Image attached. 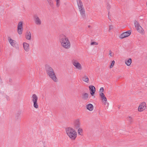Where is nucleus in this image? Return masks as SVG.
Segmentation results:
<instances>
[{"label": "nucleus", "mask_w": 147, "mask_h": 147, "mask_svg": "<svg viewBox=\"0 0 147 147\" xmlns=\"http://www.w3.org/2000/svg\"><path fill=\"white\" fill-rule=\"evenodd\" d=\"M134 22L135 27L137 31L140 33H143L144 32V30L140 26L138 22L135 20Z\"/></svg>", "instance_id": "423d86ee"}, {"label": "nucleus", "mask_w": 147, "mask_h": 147, "mask_svg": "<svg viewBox=\"0 0 147 147\" xmlns=\"http://www.w3.org/2000/svg\"><path fill=\"white\" fill-rule=\"evenodd\" d=\"M115 62L113 60L112 61L111 64L110 66V68H112L114 66V65L115 64Z\"/></svg>", "instance_id": "bb28decb"}, {"label": "nucleus", "mask_w": 147, "mask_h": 147, "mask_svg": "<svg viewBox=\"0 0 147 147\" xmlns=\"http://www.w3.org/2000/svg\"><path fill=\"white\" fill-rule=\"evenodd\" d=\"M34 20L35 24L37 26H40L42 24V22L40 18L36 15H35L34 17Z\"/></svg>", "instance_id": "6e6552de"}, {"label": "nucleus", "mask_w": 147, "mask_h": 147, "mask_svg": "<svg viewBox=\"0 0 147 147\" xmlns=\"http://www.w3.org/2000/svg\"><path fill=\"white\" fill-rule=\"evenodd\" d=\"M80 120L79 119H77L75 120L74 123V127L76 129H78L80 126Z\"/></svg>", "instance_id": "9b49d317"}, {"label": "nucleus", "mask_w": 147, "mask_h": 147, "mask_svg": "<svg viewBox=\"0 0 147 147\" xmlns=\"http://www.w3.org/2000/svg\"><path fill=\"white\" fill-rule=\"evenodd\" d=\"M125 64L127 66H130L132 63V60L131 59L129 58L125 60Z\"/></svg>", "instance_id": "aec40b11"}, {"label": "nucleus", "mask_w": 147, "mask_h": 147, "mask_svg": "<svg viewBox=\"0 0 147 147\" xmlns=\"http://www.w3.org/2000/svg\"><path fill=\"white\" fill-rule=\"evenodd\" d=\"M49 4V5L51 7H53L54 3L52 0H46Z\"/></svg>", "instance_id": "5701e85b"}, {"label": "nucleus", "mask_w": 147, "mask_h": 147, "mask_svg": "<svg viewBox=\"0 0 147 147\" xmlns=\"http://www.w3.org/2000/svg\"><path fill=\"white\" fill-rule=\"evenodd\" d=\"M78 8L83 7V4L81 0H76Z\"/></svg>", "instance_id": "412c9836"}, {"label": "nucleus", "mask_w": 147, "mask_h": 147, "mask_svg": "<svg viewBox=\"0 0 147 147\" xmlns=\"http://www.w3.org/2000/svg\"><path fill=\"white\" fill-rule=\"evenodd\" d=\"M56 2V5L57 7H58L60 5V0H54Z\"/></svg>", "instance_id": "b1692460"}, {"label": "nucleus", "mask_w": 147, "mask_h": 147, "mask_svg": "<svg viewBox=\"0 0 147 147\" xmlns=\"http://www.w3.org/2000/svg\"><path fill=\"white\" fill-rule=\"evenodd\" d=\"M104 89L103 87H101L100 90V92L101 93H103L102 92H103Z\"/></svg>", "instance_id": "7c9ffc66"}, {"label": "nucleus", "mask_w": 147, "mask_h": 147, "mask_svg": "<svg viewBox=\"0 0 147 147\" xmlns=\"http://www.w3.org/2000/svg\"><path fill=\"white\" fill-rule=\"evenodd\" d=\"M8 40L10 45L12 47H14L16 46V42L15 40H13L10 37H8Z\"/></svg>", "instance_id": "4468645a"}, {"label": "nucleus", "mask_w": 147, "mask_h": 147, "mask_svg": "<svg viewBox=\"0 0 147 147\" xmlns=\"http://www.w3.org/2000/svg\"><path fill=\"white\" fill-rule=\"evenodd\" d=\"M131 31L128 30L125 32H123L119 35V37L121 39H123L129 36L131 34Z\"/></svg>", "instance_id": "9d476101"}, {"label": "nucleus", "mask_w": 147, "mask_h": 147, "mask_svg": "<svg viewBox=\"0 0 147 147\" xmlns=\"http://www.w3.org/2000/svg\"><path fill=\"white\" fill-rule=\"evenodd\" d=\"M59 41L61 46L65 49H69L71 47V43L68 38L63 34L60 35L59 37Z\"/></svg>", "instance_id": "f257e3e1"}, {"label": "nucleus", "mask_w": 147, "mask_h": 147, "mask_svg": "<svg viewBox=\"0 0 147 147\" xmlns=\"http://www.w3.org/2000/svg\"><path fill=\"white\" fill-rule=\"evenodd\" d=\"M66 133L67 135L72 140H75L77 136L76 131L73 128L68 127L65 129Z\"/></svg>", "instance_id": "f03ea898"}, {"label": "nucleus", "mask_w": 147, "mask_h": 147, "mask_svg": "<svg viewBox=\"0 0 147 147\" xmlns=\"http://www.w3.org/2000/svg\"><path fill=\"white\" fill-rule=\"evenodd\" d=\"M25 37L26 39L30 40L31 38V32L29 31H27L25 34Z\"/></svg>", "instance_id": "dca6fc26"}, {"label": "nucleus", "mask_w": 147, "mask_h": 147, "mask_svg": "<svg viewBox=\"0 0 147 147\" xmlns=\"http://www.w3.org/2000/svg\"><path fill=\"white\" fill-rule=\"evenodd\" d=\"M90 93L91 95L93 96L94 94L95 90V88L93 86H89Z\"/></svg>", "instance_id": "ddd939ff"}, {"label": "nucleus", "mask_w": 147, "mask_h": 147, "mask_svg": "<svg viewBox=\"0 0 147 147\" xmlns=\"http://www.w3.org/2000/svg\"><path fill=\"white\" fill-rule=\"evenodd\" d=\"M91 45H98V42H91L90 44Z\"/></svg>", "instance_id": "c85d7f7f"}, {"label": "nucleus", "mask_w": 147, "mask_h": 147, "mask_svg": "<svg viewBox=\"0 0 147 147\" xmlns=\"http://www.w3.org/2000/svg\"><path fill=\"white\" fill-rule=\"evenodd\" d=\"M128 121H129V122H130V123L132 122L133 121L132 118L131 116H129L128 117Z\"/></svg>", "instance_id": "cd10ccee"}, {"label": "nucleus", "mask_w": 147, "mask_h": 147, "mask_svg": "<svg viewBox=\"0 0 147 147\" xmlns=\"http://www.w3.org/2000/svg\"><path fill=\"white\" fill-rule=\"evenodd\" d=\"M23 48L24 51L26 52H28L30 50V46L29 44L26 42H24L23 43Z\"/></svg>", "instance_id": "f8f14e48"}, {"label": "nucleus", "mask_w": 147, "mask_h": 147, "mask_svg": "<svg viewBox=\"0 0 147 147\" xmlns=\"http://www.w3.org/2000/svg\"><path fill=\"white\" fill-rule=\"evenodd\" d=\"M87 109L90 111H92L93 109V106L91 104H89L86 106Z\"/></svg>", "instance_id": "6ab92c4d"}, {"label": "nucleus", "mask_w": 147, "mask_h": 147, "mask_svg": "<svg viewBox=\"0 0 147 147\" xmlns=\"http://www.w3.org/2000/svg\"><path fill=\"white\" fill-rule=\"evenodd\" d=\"M109 55L111 57H112L113 56V55H112V52L111 51H110Z\"/></svg>", "instance_id": "2f4dec72"}, {"label": "nucleus", "mask_w": 147, "mask_h": 147, "mask_svg": "<svg viewBox=\"0 0 147 147\" xmlns=\"http://www.w3.org/2000/svg\"><path fill=\"white\" fill-rule=\"evenodd\" d=\"M82 98L84 100H89V94L87 93H84L82 94Z\"/></svg>", "instance_id": "2eb2a0df"}, {"label": "nucleus", "mask_w": 147, "mask_h": 147, "mask_svg": "<svg viewBox=\"0 0 147 147\" xmlns=\"http://www.w3.org/2000/svg\"><path fill=\"white\" fill-rule=\"evenodd\" d=\"M56 2V5L57 7H58L60 5V0H54Z\"/></svg>", "instance_id": "393cba45"}, {"label": "nucleus", "mask_w": 147, "mask_h": 147, "mask_svg": "<svg viewBox=\"0 0 147 147\" xmlns=\"http://www.w3.org/2000/svg\"><path fill=\"white\" fill-rule=\"evenodd\" d=\"M78 134L80 135H82V133L83 132V130L81 128L79 127L78 129Z\"/></svg>", "instance_id": "a878e982"}, {"label": "nucleus", "mask_w": 147, "mask_h": 147, "mask_svg": "<svg viewBox=\"0 0 147 147\" xmlns=\"http://www.w3.org/2000/svg\"><path fill=\"white\" fill-rule=\"evenodd\" d=\"M31 98L32 101L33 103L34 107L36 109L38 108V106L37 102L38 96L36 94H34L32 95Z\"/></svg>", "instance_id": "39448f33"}, {"label": "nucleus", "mask_w": 147, "mask_h": 147, "mask_svg": "<svg viewBox=\"0 0 147 147\" xmlns=\"http://www.w3.org/2000/svg\"><path fill=\"white\" fill-rule=\"evenodd\" d=\"M83 80L86 83H88L89 81V79L87 76L85 75L82 78Z\"/></svg>", "instance_id": "4be33fe9"}, {"label": "nucleus", "mask_w": 147, "mask_h": 147, "mask_svg": "<svg viewBox=\"0 0 147 147\" xmlns=\"http://www.w3.org/2000/svg\"><path fill=\"white\" fill-rule=\"evenodd\" d=\"M80 14L83 18L85 17V12L84 7L79 8Z\"/></svg>", "instance_id": "a211bd4d"}, {"label": "nucleus", "mask_w": 147, "mask_h": 147, "mask_svg": "<svg viewBox=\"0 0 147 147\" xmlns=\"http://www.w3.org/2000/svg\"><path fill=\"white\" fill-rule=\"evenodd\" d=\"M99 95L102 101L105 102H104L105 104L107 101V99L105 97L104 93H100Z\"/></svg>", "instance_id": "f3484780"}, {"label": "nucleus", "mask_w": 147, "mask_h": 147, "mask_svg": "<svg viewBox=\"0 0 147 147\" xmlns=\"http://www.w3.org/2000/svg\"><path fill=\"white\" fill-rule=\"evenodd\" d=\"M113 26L111 25H110L109 26V31H110L111 30L113 29Z\"/></svg>", "instance_id": "c756f323"}, {"label": "nucleus", "mask_w": 147, "mask_h": 147, "mask_svg": "<svg viewBox=\"0 0 147 147\" xmlns=\"http://www.w3.org/2000/svg\"><path fill=\"white\" fill-rule=\"evenodd\" d=\"M72 63L76 69L78 70H81L82 69V67L81 64L77 60L73 59L72 61Z\"/></svg>", "instance_id": "20e7f679"}, {"label": "nucleus", "mask_w": 147, "mask_h": 147, "mask_svg": "<svg viewBox=\"0 0 147 147\" xmlns=\"http://www.w3.org/2000/svg\"><path fill=\"white\" fill-rule=\"evenodd\" d=\"M23 23L22 21L19 22L17 25V32L19 34H21L23 31Z\"/></svg>", "instance_id": "0eeeda50"}, {"label": "nucleus", "mask_w": 147, "mask_h": 147, "mask_svg": "<svg viewBox=\"0 0 147 147\" xmlns=\"http://www.w3.org/2000/svg\"><path fill=\"white\" fill-rule=\"evenodd\" d=\"M47 75L54 82H57L58 80L53 69L51 67H48L46 69Z\"/></svg>", "instance_id": "7ed1b4c3"}, {"label": "nucleus", "mask_w": 147, "mask_h": 147, "mask_svg": "<svg viewBox=\"0 0 147 147\" xmlns=\"http://www.w3.org/2000/svg\"><path fill=\"white\" fill-rule=\"evenodd\" d=\"M146 107V103L145 102H143L140 104L138 107V111L140 112H142L145 110Z\"/></svg>", "instance_id": "1a4fd4ad"}, {"label": "nucleus", "mask_w": 147, "mask_h": 147, "mask_svg": "<svg viewBox=\"0 0 147 147\" xmlns=\"http://www.w3.org/2000/svg\"><path fill=\"white\" fill-rule=\"evenodd\" d=\"M6 98L7 100H10V98L9 96H6Z\"/></svg>", "instance_id": "473e14b6"}]
</instances>
